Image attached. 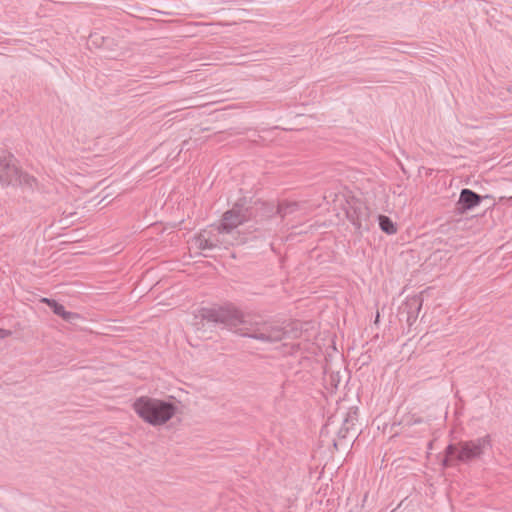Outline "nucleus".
<instances>
[{
    "label": "nucleus",
    "instance_id": "obj_5",
    "mask_svg": "<svg viewBox=\"0 0 512 512\" xmlns=\"http://www.w3.org/2000/svg\"><path fill=\"white\" fill-rule=\"evenodd\" d=\"M456 460L469 463L480 459L488 449L492 448V440L489 434L476 439L461 441L457 445Z\"/></svg>",
    "mask_w": 512,
    "mask_h": 512
},
{
    "label": "nucleus",
    "instance_id": "obj_15",
    "mask_svg": "<svg viewBox=\"0 0 512 512\" xmlns=\"http://www.w3.org/2000/svg\"><path fill=\"white\" fill-rule=\"evenodd\" d=\"M43 303H46L53 311L54 314H56L57 316L61 317L64 316V313H65V307L58 303L56 300L54 299H49V298H43L41 300Z\"/></svg>",
    "mask_w": 512,
    "mask_h": 512
},
{
    "label": "nucleus",
    "instance_id": "obj_14",
    "mask_svg": "<svg viewBox=\"0 0 512 512\" xmlns=\"http://www.w3.org/2000/svg\"><path fill=\"white\" fill-rule=\"evenodd\" d=\"M36 184V179L27 174V173H22L18 168H17V176H16V179H15V185H23V186H27L29 188H33V186Z\"/></svg>",
    "mask_w": 512,
    "mask_h": 512
},
{
    "label": "nucleus",
    "instance_id": "obj_1",
    "mask_svg": "<svg viewBox=\"0 0 512 512\" xmlns=\"http://www.w3.org/2000/svg\"><path fill=\"white\" fill-rule=\"evenodd\" d=\"M201 317L207 322L220 325L223 328L264 343H276L290 337L294 331L272 321H264L259 317L244 314L233 305L203 308Z\"/></svg>",
    "mask_w": 512,
    "mask_h": 512
},
{
    "label": "nucleus",
    "instance_id": "obj_17",
    "mask_svg": "<svg viewBox=\"0 0 512 512\" xmlns=\"http://www.w3.org/2000/svg\"><path fill=\"white\" fill-rule=\"evenodd\" d=\"M62 319L69 323H75L77 320L81 319V316L75 312L65 311Z\"/></svg>",
    "mask_w": 512,
    "mask_h": 512
},
{
    "label": "nucleus",
    "instance_id": "obj_7",
    "mask_svg": "<svg viewBox=\"0 0 512 512\" xmlns=\"http://www.w3.org/2000/svg\"><path fill=\"white\" fill-rule=\"evenodd\" d=\"M249 210L251 220H254L256 224H263L277 215L276 206L269 202H255L254 205H249Z\"/></svg>",
    "mask_w": 512,
    "mask_h": 512
},
{
    "label": "nucleus",
    "instance_id": "obj_10",
    "mask_svg": "<svg viewBox=\"0 0 512 512\" xmlns=\"http://www.w3.org/2000/svg\"><path fill=\"white\" fill-rule=\"evenodd\" d=\"M357 420V413L356 411H349L344 420H343V423H342V426L341 428L339 429L337 435H338V440H334V446L337 448V445H338V442L341 441L342 439H345L348 435V433L350 432L351 429H353L354 425H355V421Z\"/></svg>",
    "mask_w": 512,
    "mask_h": 512
},
{
    "label": "nucleus",
    "instance_id": "obj_4",
    "mask_svg": "<svg viewBox=\"0 0 512 512\" xmlns=\"http://www.w3.org/2000/svg\"><path fill=\"white\" fill-rule=\"evenodd\" d=\"M193 241L200 250L227 249L230 246L241 245V240L223 230L220 224L212 226L209 230H203L194 237Z\"/></svg>",
    "mask_w": 512,
    "mask_h": 512
},
{
    "label": "nucleus",
    "instance_id": "obj_2",
    "mask_svg": "<svg viewBox=\"0 0 512 512\" xmlns=\"http://www.w3.org/2000/svg\"><path fill=\"white\" fill-rule=\"evenodd\" d=\"M133 408L140 418L154 426L165 424L176 412L172 402L146 396L136 399Z\"/></svg>",
    "mask_w": 512,
    "mask_h": 512
},
{
    "label": "nucleus",
    "instance_id": "obj_8",
    "mask_svg": "<svg viewBox=\"0 0 512 512\" xmlns=\"http://www.w3.org/2000/svg\"><path fill=\"white\" fill-rule=\"evenodd\" d=\"M17 167L13 163V157L0 160V185H15Z\"/></svg>",
    "mask_w": 512,
    "mask_h": 512
},
{
    "label": "nucleus",
    "instance_id": "obj_3",
    "mask_svg": "<svg viewBox=\"0 0 512 512\" xmlns=\"http://www.w3.org/2000/svg\"><path fill=\"white\" fill-rule=\"evenodd\" d=\"M251 220V212L249 210V204L245 199L237 201L232 208L225 211L220 220V225L223 230L228 231L235 238L241 240V244L248 242L249 240L264 237V234L260 231V228H255L254 232H258V235H252L251 233H242L238 230V227Z\"/></svg>",
    "mask_w": 512,
    "mask_h": 512
},
{
    "label": "nucleus",
    "instance_id": "obj_13",
    "mask_svg": "<svg viewBox=\"0 0 512 512\" xmlns=\"http://www.w3.org/2000/svg\"><path fill=\"white\" fill-rule=\"evenodd\" d=\"M378 222L380 229L388 234L393 235L397 232L396 224L386 215H379Z\"/></svg>",
    "mask_w": 512,
    "mask_h": 512
},
{
    "label": "nucleus",
    "instance_id": "obj_12",
    "mask_svg": "<svg viewBox=\"0 0 512 512\" xmlns=\"http://www.w3.org/2000/svg\"><path fill=\"white\" fill-rule=\"evenodd\" d=\"M300 209V203L297 201H281L276 206L277 215L282 219L294 214Z\"/></svg>",
    "mask_w": 512,
    "mask_h": 512
},
{
    "label": "nucleus",
    "instance_id": "obj_11",
    "mask_svg": "<svg viewBox=\"0 0 512 512\" xmlns=\"http://www.w3.org/2000/svg\"><path fill=\"white\" fill-rule=\"evenodd\" d=\"M422 307V300L419 297L409 298L405 302V310L407 309V322L411 325L412 322L416 321L418 313Z\"/></svg>",
    "mask_w": 512,
    "mask_h": 512
},
{
    "label": "nucleus",
    "instance_id": "obj_9",
    "mask_svg": "<svg viewBox=\"0 0 512 512\" xmlns=\"http://www.w3.org/2000/svg\"><path fill=\"white\" fill-rule=\"evenodd\" d=\"M347 218L353 224V226L360 230L362 227V223L366 221L369 217V209L368 207L359 204L352 206L347 212Z\"/></svg>",
    "mask_w": 512,
    "mask_h": 512
},
{
    "label": "nucleus",
    "instance_id": "obj_6",
    "mask_svg": "<svg viewBox=\"0 0 512 512\" xmlns=\"http://www.w3.org/2000/svg\"><path fill=\"white\" fill-rule=\"evenodd\" d=\"M489 196H485V198H488ZM484 199L483 196L477 194L471 189L464 188L461 190L459 199L456 202V210L463 214L469 210H472L473 208L480 205L482 200Z\"/></svg>",
    "mask_w": 512,
    "mask_h": 512
},
{
    "label": "nucleus",
    "instance_id": "obj_18",
    "mask_svg": "<svg viewBox=\"0 0 512 512\" xmlns=\"http://www.w3.org/2000/svg\"><path fill=\"white\" fill-rule=\"evenodd\" d=\"M11 332L9 330L1 329L0 328V338H5L9 336Z\"/></svg>",
    "mask_w": 512,
    "mask_h": 512
},
{
    "label": "nucleus",
    "instance_id": "obj_16",
    "mask_svg": "<svg viewBox=\"0 0 512 512\" xmlns=\"http://www.w3.org/2000/svg\"><path fill=\"white\" fill-rule=\"evenodd\" d=\"M458 447L455 444H449L445 449V458L442 461L443 466H450V460L452 457L457 456Z\"/></svg>",
    "mask_w": 512,
    "mask_h": 512
}]
</instances>
